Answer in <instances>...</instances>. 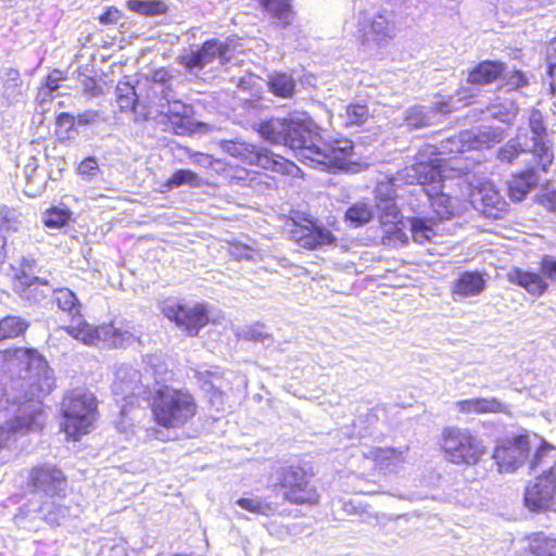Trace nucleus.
I'll return each mask as SVG.
<instances>
[{
  "mask_svg": "<svg viewBox=\"0 0 556 556\" xmlns=\"http://www.w3.org/2000/svg\"><path fill=\"white\" fill-rule=\"evenodd\" d=\"M54 384L53 370L35 350L18 348L0 352V412L12 414L0 425V450L16 435L42 427L41 399Z\"/></svg>",
  "mask_w": 556,
  "mask_h": 556,
  "instance_id": "nucleus-1",
  "label": "nucleus"
},
{
  "mask_svg": "<svg viewBox=\"0 0 556 556\" xmlns=\"http://www.w3.org/2000/svg\"><path fill=\"white\" fill-rule=\"evenodd\" d=\"M257 130L266 141L289 148L313 168L344 170L351 163L353 142L346 138L324 141L319 127L305 113L263 121Z\"/></svg>",
  "mask_w": 556,
  "mask_h": 556,
  "instance_id": "nucleus-2",
  "label": "nucleus"
},
{
  "mask_svg": "<svg viewBox=\"0 0 556 556\" xmlns=\"http://www.w3.org/2000/svg\"><path fill=\"white\" fill-rule=\"evenodd\" d=\"M530 470L536 477L526 489L525 505L532 511H541L556 494V448L543 442L530 460Z\"/></svg>",
  "mask_w": 556,
  "mask_h": 556,
  "instance_id": "nucleus-3",
  "label": "nucleus"
},
{
  "mask_svg": "<svg viewBox=\"0 0 556 556\" xmlns=\"http://www.w3.org/2000/svg\"><path fill=\"white\" fill-rule=\"evenodd\" d=\"M404 176L407 184H417L424 188L439 219H450L463 210L457 198L443 192L441 170L432 162H417L404 169Z\"/></svg>",
  "mask_w": 556,
  "mask_h": 556,
  "instance_id": "nucleus-4",
  "label": "nucleus"
},
{
  "mask_svg": "<svg viewBox=\"0 0 556 556\" xmlns=\"http://www.w3.org/2000/svg\"><path fill=\"white\" fill-rule=\"evenodd\" d=\"M357 31L364 47L384 48L399 31L397 14L383 3L363 9L357 14Z\"/></svg>",
  "mask_w": 556,
  "mask_h": 556,
  "instance_id": "nucleus-5",
  "label": "nucleus"
},
{
  "mask_svg": "<svg viewBox=\"0 0 556 556\" xmlns=\"http://www.w3.org/2000/svg\"><path fill=\"white\" fill-rule=\"evenodd\" d=\"M152 412L155 421L166 428L186 425L197 413V403L191 393L163 386L153 388Z\"/></svg>",
  "mask_w": 556,
  "mask_h": 556,
  "instance_id": "nucleus-6",
  "label": "nucleus"
},
{
  "mask_svg": "<svg viewBox=\"0 0 556 556\" xmlns=\"http://www.w3.org/2000/svg\"><path fill=\"white\" fill-rule=\"evenodd\" d=\"M445 458L458 466H475L486 454L483 440L468 428L445 427L442 431Z\"/></svg>",
  "mask_w": 556,
  "mask_h": 556,
  "instance_id": "nucleus-7",
  "label": "nucleus"
},
{
  "mask_svg": "<svg viewBox=\"0 0 556 556\" xmlns=\"http://www.w3.org/2000/svg\"><path fill=\"white\" fill-rule=\"evenodd\" d=\"M62 413L64 432L77 440L91 431L98 414L96 396L84 389H75L63 397Z\"/></svg>",
  "mask_w": 556,
  "mask_h": 556,
  "instance_id": "nucleus-8",
  "label": "nucleus"
},
{
  "mask_svg": "<svg viewBox=\"0 0 556 556\" xmlns=\"http://www.w3.org/2000/svg\"><path fill=\"white\" fill-rule=\"evenodd\" d=\"M377 215L380 224L386 227V233H394L400 229L397 223L401 218L395 200L390 194H383L381 188L377 189L375 205L358 201L345 211V220L354 227L368 224Z\"/></svg>",
  "mask_w": 556,
  "mask_h": 556,
  "instance_id": "nucleus-9",
  "label": "nucleus"
},
{
  "mask_svg": "<svg viewBox=\"0 0 556 556\" xmlns=\"http://www.w3.org/2000/svg\"><path fill=\"white\" fill-rule=\"evenodd\" d=\"M218 147L227 154L251 165L271 169L288 176H295L300 168L281 156H275L264 148L249 143L240 138L223 139Z\"/></svg>",
  "mask_w": 556,
  "mask_h": 556,
  "instance_id": "nucleus-10",
  "label": "nucleus"
},
{
  "mask_svg": "<svg viewBox=\"0 0 556 556\" xmlns=\"http://www.w3.org/2000/svg\"><path fill=\"white\" fill-rule=\"evenodd\" d=\"M162 314L174 321L189 336H197L208 321L207 311L203 304H185L176 299H167L160 305Z\"/></svg>",
  "mask_w": 556,
  "mask_h": 556,
  "instance_id": "nucleus-11",
  "label": "nucleus"
},
{
  "mask_svg": "<svg viewBox=\"0 0 556 556\" xmlns=\"http://www.w3.org/2000/svg\"><path fill=\"white\" fill-rule=\"evenodd\" d=\"M541 274L515 267L507 273L509 282L523 288L534 296L543 295L548 289L547 280L556 282V256L544 255L540 262Z\"/></svg>",
  "mask_w": 556,
  "mask_h": 556,
  "instance_id": "nucleus-12",
  "label": "nucleus"
},
{
  "mask_svg": "<svg viewBox=\"0 0 556 556\" xmlns=\"http://www.w3.org/2000/svg\"><path fill=\"white\" fill-rule=\"evenodd\" d=\"M280 485L285 489L286 501L295 504H315L318 502L316 489L309 484L306 471L298 466L281 469Z\"/></svg>",
  "mask_w": 556,
  "mask_h": 556,
  "instance_id": "nucleus-13",
  "label": "nucleus"
},
{
  "mask_svg": "<svg viewBox=\"0 0 556 556\" xmlns=\"http://www.w3.org/2000/svg\"><path fill=\"white\" fill-rule=\"evenodd\" d=\"M230 51L229 43L218 39H211L182 55L180 63L189 73H195L203 70L215 60H218L222 65L227 64L230 60Z\"/></svg>",
  "mask_w": 556,
  "mask_h": 556,
  "instance_id": "nucleus-14",
  "label": "nucleus"
},
{
  "mask_svg": "<svg viewBox=\"0 0 556 556\" xmlns=\"http://www.w3.org/2000/svg\"><path fill=\"white\" fill-rule=\"evenodd\" d=\"M112 392L122 400L134 396L148 397L152 388L146 383L142 374L129 364H119L115 368Z\"/></svg>",
  "mask_w": 556,
  "mask_h": 556,
  "instance_id": "nucleus-15",
  "label": "nucleus"
},
{
  "mask_svg": "<svg viewBox=\"0 0 556 556\" xmlns=\"http://www.w3.org/2000/svg\"><path fill=\"white\" fill-rule=\"evenodd\" d=\"M529 451L530 444L528 435L520 434L505 440L493 453V458L498 466V471L514 472L526 462L529 456Z\"/></svg>",
  "mask_w": 556,
  "mask_h": 556,
  "instance_id": "nucleus-16",
  "label": "nucleus"
},
{
  "mask_svg": "<svg viewBox=\"0 0 556 556\" xmlns=\"http://www.w3.org/2000/svg\"><path fill=\"white\" fill-rule=\"evenodd\" d=\"M66 332L87 345H97L100 341H103L111 345L119 346L125 337H128V332H123L114 328L113 325L93 327L86 321H80L77 326L67 327Z\"/></svg>",
  "mask_w": 556,
  "mask_h": 556,
  "instance_id": "nucleus-17",
  "label": "nucleus"
},
{
  "mask_svg": "<svg viewBox=\"0 0 556 556\" xmlns=\"http://www.w3.org/2000/svg\"><path fill=\"white\" fill-rule=\"evenodd\" d=\"M455 110L452 100H440L429 105H413L404 112L405 125L409 128H425L438 124L443 116Z\"/></svg>",
  "mask_w": 556,
  "mask_h": 556,
  "instance_id": "nucleus-18",
  "label": "nucleus"
},
{
  "mask_svg": "<svg viewBox=\"0 0 556 556\" xmlns=\"http://www.w3.org/2000/svg\"><path fill=\"white\" fill-rule=\"evenodd\" d=\"M470 203L476 211L488 218H502L507 203L492 184H483L473 189Z\"/></svg>",
  "mask_w": 556,
  "mask_h": 556,
  "instance_id": "nucleus-19",
  "label": "nucleus"
},
{
  "mask_svg": "<svg viewBox=\"0 0 556 556\" xmlns=\"http://www.w3.org/2000/svg\"><path fill=\"white\" fill-rule=\"evenodd\" d=\"M30 485L34 492H42L49 496H61L65 493L67 481L63 472L56 467L42 465L31 470Z\"/></svg>",
  "mask_w": 556,
  "mask_h": 556,
  "instance_id": "nucleus-20",
  "label": "nucleus"
},
{
  "mask_svg": "<svg viewBox=\"0 0 556 556\" xmlns=\"http://www.w3.org/2000/svg\"><path fill=\"white\" fill-rule=\"evenodd\" d=\"M290 236L300 247L308 250L330 245L337 241L329 229L312 220H307L305 225H294L290 231Z\"/></svg>",
  "mask_w": 556,
  "mask_h": 556,
  "instance_id": "nucleus-21",
  "label": "nucleus"
},
{
  "mask_svg": "<svg viewBox=\"0 0 556 556\" xmlns=\"http://www.w3.org/2000/svg\"><path fill=\"white\" fill-rule=\"evenodd\" d=\"M54 283L38 276L26 273L23 268L16 275L14 281V291L23 299L34 303H40L52 294Z\"/></svg>",
  "mask_w": 556,
  "mask_h": 556,
  "instance_id": "nucleus-22",
  "label": "nucleus"
},
{
  "mask_svg": "<svg viewBox=\"0 0 556 556\" xmlns=\"http://www.w3.org/2000/svg\"><path fill=\"white\" fill-rule=\"evenodd\" d=\"M506 137V131L502 127L480 126L476 129L460 134V140H454L457 144L456 150L467 147V150L489 149L496 143L502 142Z\"/></svg>",
  "mask_w": 556,
  "mask_h": 556,
  "instance_id": "nucleus-23",
  "label": "nucleus"
},
{
  "mask_svg": "<svg viewBox=\"0 0 556 556\" xmlns=\"http://www.w3.org/2000/svg\"><path fill=\"white\" fill-rule=\"evenodd\" d=\"M408 447H375L370 450L367 457L372 459L376 468L382 473H396L406 463Z\"/></svg>",
  "mask_w": 556,
  "mask_h": 556,
  "instance_id": "nucleus-24",
  "label": "nucleus"
},
{
  "mask_svg": "<svg viewBox=\"0 0 556 556\" xmlns=\"http://www.w3.org/2000/svg\"><path fill=\"white\" fill-rule=\"evenodd\" d=\"M455 409L462 414L507 413V406L496 397H473L455 402Z\"/></svg>",
  "mask_w": 556,
  "mask_h": 556,
  "instance_id": "nucleus-25",
  "label": "nucleus"
},
{
  "mask_svg": "<svg viewBox=\"0 0 556 556\" xmlns=\"http://www.w3.org/2000/svg\"><path fill=\"white\" fill-rule=\"evenodd\" d=\"M489 115L505 124H511L519 112V106L515 94L507 92L504 96H497L486 109Z\"/></svg>",
  "mask_w": 556,
  "mask_h": 556,
  "instance_id": "nucleus-26",
  "label": "nucleus"
},
{
  "mask_svg": "<svg viewBox=\"0 0 556 556\" xmlns=\"http://www.w3.org/2000/svg\"><path fill=\"white\" fill-rule=\"evenodd\" d=\"M540 182L535 168H529L515 175L509 181L508 191L514 201H521Z\"/></svg>",
  "mask_w": 556,
  "mask_h": 556,
  "instance_id": "nucleus-27",
  "label": "nucleus"
},
{
  "mask_svg": "<svg viewBox=\"0 0 556 556\" xmlns=\"http://www.w3.org/2000/svg\"><path fill=\"white\" fill-rule=\"evenodd\" d=\"M505 64L496 61H483L479 63L469 74L470 84L484 85L492 83L501 75H504Z\"/></svg>",
  "mask_w": 556,
  "mask_h": 556,
  "instance_id": "nucleus-28",
  "label": "nucleus"
},
{
  "mask_svg": "<svg viewBox=\"0 0 556 556\" xmlns=\"http://www.w3.org/2000/svg\"><path fill=\"white\" fill-rule=\"evenodd\" d=\"M485 288V280L478 271L463 273L454 285V293L460 296H473Z\"/></svg>",
  "mask_w": 556,
  "mask_h": 556,
  "instance_id": "nucleus-29",
  "label": "nucleus"
},
{
  "mask_svg": "<svg viewBox=\"0 0 556 556\" xmlns=\"http://www.w3.org/2000/svg\"><path fill=\"white\" fill-rule=\"evenodd\" d=\"M143 363L146 372L142 377L146 383H150V380L153 379L154 383L160 388L163 387L162 383L167 381L172 376L166 364L159 355H147ZM149 386L151 387V384Z\"/></svg>",
  "mask_w": 556,
  "mask_h": 556,
  "instance_id": "nucleus-30",
  "label": "nucleus"
},
{
  "mask_svg": "<svg viewBox=\"0 0 556 556\" xmlns=\"http://www.w3.org/2000/svg\"><path fill=\"white\" fill-rule=\"evenodd\" d=\"M263 10L276 23L287 26L291 23L293 11L290 0H260Z\"/></svg>",
  "mask_w": 556,
  "mask_h": 556,
  "instance_id": "nucleus-31",
  "label": "nucleus"
},
{
  "mask_svg": "<svg viewBox=\"0 0 556 556\" xmlns=\"http://www.w3.org/2000/svg\"><path fill=\"white\" fill-rule=\"evenodd\" d=\"M43 519L51 526H59L66 517H76L80 513L78 505L64 506L55 502H46L40 507Z\"/></svg>",
  "mask_w": 556,
  "mask_h": 556,
  "instance_id": "nucleus-32",
  "label": "nucleus"
},
{
  "mask_svg": "<svg viewBox=\"0 0 556 556\" xmlns=\"http://www.w3.org/2000/svg\"><path fill=\"white\" fill-rule=\"evenodd\" d=\"M268 89L276 97L291 99L295 93L296 83L294 78L286 73H273L268 76Z\"/></svg>",
  "mask_w": 556,
  "mask_h": 556,
  "instance_id": "nucleus-33",
  "label": "nucleus"
},
{
  "mask_svg": "<svg viewBox=\"0 0 556 556\" xmlns=\"http://www.w3.org/2000/svg\"><path fill=\"white\" fill-rule=\"evenodd\" d=\"M3 81V97L9 102H16L22 96V79L20 72L13 67H4L0 72Z\"/></svg>",
  "mask_w": 556,
  "mask_h": 556,
  "instance_id": "nucleus-34",
  "label": "nucleus"
},
{
  "mask_svg": "<svg viewBox=\"0 0 556 556\" xmlns=\"http://www.w3.org/2000/svg\"><path fill=\"white\" fill-rule=\"evenodd\" d=\"M52 295L61 311L66 312L72 318L80 317V303L72 290L59 288L54 285Z\"/></svg>",
  "mask_w": 556,
  "mask_h": 556,
  "instance_id": "nucleus-35",
  "label": "nucleus"
},
{
  "mask_svg": "<svg viewBox=\"0 0 556 556\" xmlns=\"http://www.w3.org/2000/svg\"><path fill=\"white\" fill-rule=\"evenodd\" d=\"M198 378L202 382V389L210 393L211 404L216 406L217 410L223 409V392L215 384V380L220 378L219 374L217 371L204 370L198 372Z\"/></svg>",
  "mask_w": 556,
  "mask_h": 556,
  "instance_id": "nucleus-36",
  "label": "nucleus"
},
{
  "mask_svg": "<svg viewBox=\"0 0 556 556\" xmlns=\"http://www.w3.org/2000/svg\"><path fill=\"white\" fill-rule=\"evenodd\" d=\"M413 240L417 243L431 241L437 235L432 220L422 217H413L408 219Z\"/></svg>",
  "mask_w": 556,
  "mask_h": 556,
  "instance_id": "nucleus-37",
  "label": "nucleus"
},
{
  "mask_svg": "<svg viewBox=\"0 0 556 556\" xmlns=\"http://www.w3.org/2000/svg\"><path fill=\"white\" fill-rule=\"evenodd\" d=\"M532 149L531 152L536 157L541 169L546 173L554 160V153L552 144L546 140V137L540 139H531Z\"/></svg>",
  "mask_w": 556,
  "mask_h": 556,
  "instance_id": "nucleus-38",
  "label": "nucleus"
},
{
  "mask_svg": "<svg viewBox=\"0 0 556 556\" xmlns=\"http://www.w3.org/2000/svg\"><path fill=\"white\" fill-rule=\"evenodd\" d=\"M29 327L28 321L18 316H7L0 320V341L16 338Z\"/></svg>",
  "mask_w": 556,
  "mask_h": 556,
  "instance_id": "nucleus-39",
  "label": "nucleus"
},
{
  "mask_svg": "<svg viewBox=\"0 0 556 556\" xmlns=\"http://www.w3.org/2000/svg\"><path fill=\"white\" fill-rule=\"evenodd\" d=\"M127 8L141 15L154 16L165 14L167 5L160 0H128Z\"/></svg>",
  "mask_w": 556,
  "mask_h": 556,
  "instance_id": "nucleus-40",
  "label": "nucleus"
},
{
  "mask_svg": "<svg viewBox=\"0 0 556 556\" xmlns=\"http://www.w3.org/2000/svg\"><path fill=\"white\" fill-rule=\"evenodd\" d=\"M116 102L121 109V111H135L138 97L135 91L134 86L129 83H119L115 89Z\"/></svg>",
  "mask_w": 556,
  "mask_h": 556,
  "instance_id": "nucleus-41",
  "label": "nucleus"
},
{
  "mask_svg": "<svg viewBox=\"0 0 556 556\" xmlns=\"http://www.w3.org/2000/svg\"><path fill=\"white\" fill-rule=\"evenodd\" d=\"M369 110L365 104L351 103L345 106V113L341 115L346 126L364 125L369 118Z\"/></svg>",
  "mask_w": 556,
  "mask_h": 556,
  "instance_id": "nucleus-42",
  "label": "nucleus"
},
{
  "mask_svg": "<svg viewBox=\"0 0 556 556\" xmlns=\"http://www.w3.org/2000/svg\"><path fill=\"white\" fill-rule=\"evenodd\" d=\"M200 178L199 176L190 170V169H177L168 179L166 182V186L169 189L178 188L184 185H188L190 187H198L200 186Z\"/></svg>",
  "mask_w": 556,
  "mask_h": 556,
  "instance_id": "nucleus-43",
  "label": "nucleus"
},
{
  "mask_svg": "<svg viewBox=\"0 0 556 556\" xmlns=\"http://www.w3.org/2000/svg\"><path fill=\"white\" fill-rule=\"evenodd\" d=\"M39 167V161L36 156H29L27 159V162L24 164L23 173L26 180V187L29 188V190L26 191V193L36 195L42 190L41 185L37 186L36 188H33V185L37 181L38 178V170Z\"/></svg>",
  "mask_w": 556,
  "mask_h": 556,
  "instance_id": "nucleus-44",
  "label": "nucleus"
},
{
  "mask_svg": "<svg viewBox=\"0 0 556 556\" xmlns=\"http://www.w3.org/2000/svg\"><path fill=\"white\" fill-rule=\"evenodd\" d=\"M554 540L542 532L533 533L529 536L528 548L534 556H546Z\"/></svg>",
  "mask_w": 556,
  "mask_h": 556,
  "instance_id": "nucleus-45",
  "label": "nucleus"
},
{
  "mask_svg": "<svg viewBox=\"0 0 556 556\" xmlns=\"http://www.w3.org/2000/svg\"><path fill=\"white\" fill-rule=\"evenodd\" d=\"M160 114L168 116L169 119L177 117H191L192 114V108L177 99L167 104H160Z\"/></svg>",
  "mask_w": 556,
  "mask_h": 556,
  "instance_id": "nucleus-46",
  "label": "nucleus"
},
{
  "mask_svg": "<svg viewBox=\"0 0 556 556\" xmlns=\"http://www.w3.org/2000/svg\"><path fill=\"white\" fill-rule=\"evenodd\" d=\"M525 151L526 149L522 148L519 140L517 138H514L508 140L503 147L498 149L497 159L502 163L510 164L520 155V153Z\"/></svg>",
  "mask_w": 556,
  "mask_h": 556,
  "instance_id": "nucleus-47",
  "label": "nucleus"
},
{
  "mask_svg": "<svg viewBox=\"0 0 556 556\" xmlns=\"http://www.w3.org/2000/svg\"><path fill=\"white\" fill-rule=\"evenodd\" d=\"M236 504L241 508L261 515H270L275 508L271 504L261 501V498H239Z\"/></svg>",
  "mask_w": 556,
  "mask_h": 556,
  "instance_id": "nucleus-48",
  "label": "nucleus"
},
{
  "mask_svg": "<svg viewBox=\"0 0 556 556\" xmlns=\"http://www.w3.org/2000/svg\"><path fill=\"white\" fill-rule=\"evenodd\" d=\"M70 216V211L59 207H52L45 213L43 224L48 228H60L68 222Z\"/></svg>",
  "mask_w": 556,
  "mask_h": 556,
  "instance_id": "nucleus-49",
  "label": "nucleus"
},
{
  "mask_svg": "<svg viewBox=\"0 0 556 556\" xmlns=\"http://www.w3.org/2000/svg\"><path fill=\"white\" fill-rule=\"evenodd\" d=\"M529 128L532 132L531 139H540L547 136V128L543 114L538 109H532L529 115Z\"/></svg>",
  "mask_w": 556,
  "mask_h": 556,
  "instance_id": "nucleus-50",
  "label": "nucleus"
},
{
  "mask_svg": "<svg viewBox=\"0 0 556 556\" xmlns=\"http://www.w3.org/2000/svg\"><path fill=\"white\" fill-rule=\"evenodd\" d=\"M63 78V73L59 70H53L47 76L45 86L38 92V97L41 98V101H45L47 97H50L53 91L59 89V83Z\"/></svg>",
  "mask_w": 556,
  "mask_h": 556,
  "instance_id": "nucleus-51",
  "label": "nucleus"
},
{
  "mask_svg": "<svg viewBox=\"0 0 556 556\" xmlns=\"http://www.w3.org/2000/svg\"><path fill=\"white\" fill-rule=\"evenodd\" d=\"M242 338L253 342L266 343V341H271V337L268 332L265 331L264 325L255 324L253 326L248 327L242 332Z\"/></svg>",
  "mask_w": 556,
  "mask_h": 556,
  "instance_id": "nucleus-52",
  "label": "nucleus"
},
{
  "mask_svg": "<svg viewBox=\"0 0 556 556\" xmlns=\"http://www.w3.org/2000/svg\"><path fill=\"white\" fill-rule=\"evenodd\" d=\"M77 172L84 179H92L100 173L97 159L94 156L86 157L79 163Z\"/></svg>",
  "mask_w": 556,
  "mask_h": 556,
  "instance_id": "nucleus-53",
  "label": "nucleus"
},
{
  "mask_svg": "<svg viewBox=\"0 0 556 556\" xmlns=\"http://www.w3.org/2000/svg\"><path fill=\"white\" fill-rule=\"evenodd\" d=\"M16 212L8 206L0 207V229H17Z\"/></svg>",
  "mask_w": 556,
  "mask_h": 556,
  "instance_id": "nucleus-54",
  "label": "nucleus"
},
{
  "mask_svg": "<svg viewBox=\"0 0 556 556\" xmlns=\"http://www.w3.org/2000/svg\"><path fill=\"white\" fill-rule=\"evenodd\" d=\"M153 93L160 96V104H167L176 99L175 91L172 88V84L152 86Z\"/></svg>",
  "mask_w": 556,
  "mask_h": 556,
  "instance_id": "nucleus-55",
  "label": "nucleus"
},
{
  "mask_svg": "<svg viewBox=\"0 0 556 556\" xmlns=\"http://www.w3.org/2000/svg\"><path fill=\"white\" fill-rule=\"evenodd\" d=\"M506 86L509 90L522 88L528 85V79L520 71H514L505 74Z\"/></svg>",
  "mask_w": 556,
  "mask_h": 556,
  "instance_id": "nucleus-56",
  "label": "nucleus"
},
{
  "mask_svg": "<svg viewBox=\"0 0 556 556\" xmlns=\"http://www.w3.org/2000/svg\"><path fill=\"white\" fill-rule=\"evenodd\" d=\"M191 117H177L170 118L169 122L173 126L174 132L179 136L191 134L193 131Z\"/></svg>",
  "mask_w": 556,
  "mask_h": 556,
  "instance_id": "nucleus-57",
  "label": "nucleus"
},
{
  "mask_svg": "<svg viewBox=\"0 0 556 556\" xmlns=\"http://www.w3.org/2000/svg\"><path fill=\"white\" fill-rule=\"evenodd\" d=\"M122 17V12L114 7L109 8L103 14L100 15L99 20L102 24H116Z\"/></svg>",
  "mask_w": 556,
  "mask_h": 556,
  "instance_id": "nucleus-58",
  "label": "nucleus"
},
{
  "mask_svg": "<svg viewBox=\"0 0 556 556\" xmlns=\"http://www.w3.org/2000/svg\"><path fill=\"white\" fill-rule=\"evenodd\" d=\"M546 62L549 75H556V40L552 41L547 48Z\"/></svg>",
  "mask_w": 556,
  "mask_h": 556,
  "instance_id": "nucleus-59",
  "label": "nucleus"
},
{
  "mask_svg": "<svg viewBox=\"0 0 556 556\" xmlns=\"http://www.w3.org/2000/svg\"><path fill=\"white\" fill-rule=\"evenodd\" d=\"M56 124L60 127L66 128V130H71L76 125V116L70 113H61L56 117Z\"/></svg>",
  "mask_w": 556,
  "mask_h": 556,
  "instance_id": "nucleus-60",
  "label": "nucleus"
},
{
  "mask_svg": "<svg viewBox=\"0 0 556 556\" xmlns=\"http://www.w3.org/2000/svg\"><path fill=\"white\" fill-rule=\"evenodd\" d=\"M99 117L97 111H86L83 114L76 116V124L79 126H86L94 123Z\"/></svg>",
  "mask_w": 556,
  "mask_h": 556,
  "instance_id": "nucleus-61",
  "label": "nucleus"
},
{
  "mask_svg": "<svg viewBox=\"0 0 556 556\" xmlns=\"http://www.w3.org/2000/svg\"><path fill=\"white\" fill-rule=\"evenodd\" d=\"M170 74L164 68H160L152 74L153 86H157L159 84L168 85L170 84Z\"/></svg>",
  "mask_w": 556,
  "mask_h": 556,
  "instance_id": "nucleus-62",
  "label": "nucleus"
},
{
  "mask_svg": "<svg viewBox=\"0 0 556 556\" xmlns=\"http://www.w3.org/2000/svg\"><path fill=\"white\" fill-rule=\"evenodd\" d=\"M192 161L203 167H210L213 164L212 157L208 154L195 153L192 155Z\"/></svg>",
  "mask_w": 556,
  "mask_h": 556,
  "instance_id": "nucleus-63",
  "label": "nucleus"
},
{
  "mask_svg": "<svg viewBox=\"0 0 556 556\" xmlns=\"http://www.w3.org/2000/svg\"><path fill=\"white\" fill-rule=\"evenodd\" d=\"M545 200L552 211L556 212V190H552L545 194Z\"/></svg>",
  "mask_w": 556,
  "mask_h": 556,
  "instance_id": "nucleus-64",
  "label": "nucleus"
}]
</instances>
